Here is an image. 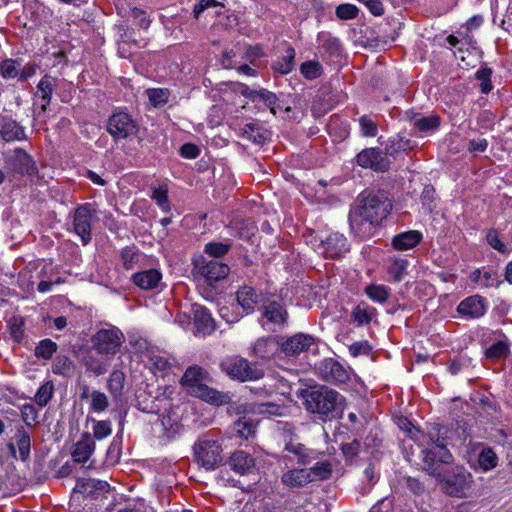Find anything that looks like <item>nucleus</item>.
Here are the masks:
<instances>
[{
	"instance_id": "nucleus-1",
	"label": "nucleus",
	"mask_w": 512,
	"mask_h": 512,
	"mask_svg": "<svg viewBox=\"0 0 512 512\" xmlns=\"http://www.w3.org/2000/svg\"><path fill=\"white\" fill-rule=\"evenodd\" d=\"M392 209L385 192H372L363 199L362 205L350 214L351 229L360 237L369 236L372 229L380 224Z\"/></svg>"
},
{
	"instance_id": "nucleus-2",
	"label": "nucleus",
	"mask_w": 512,
	"mask_h": 512,
	"mask_svg": "<svg viewBox=\"0 0 512 512\" xmlns=\"http://www.w3.org/2000/svg\"><path fill=\"white\" fill-rule=\"evenodd\" d=\"M305 409L322 420L334 419L343 410V397L326 386H313L301 391Z\"/></svg>"
},
{
	"instance_id": "nucleus-3",
	"label": "nucleus",
	"mask_w": 512,
	"mask_h": 512,
	"mask_svg": "<svg viewBox=\"0 0 512 512\" xmlns=\"http://www.w3.org/2000/svg\"><path fill=\"white\" fill-rule=\"evenodd\" d=\"M210 381L208 371L198 365L188 367L181 378L182 386L190 395L216 406L228 404L230 396L209 387L207 383Z\"/></svg>"
},
{
	"instance_id": "nucleus-4",
	"label": "nucleus",
	"mask_w": 512,
	"mask_h": 512,
	"mask_svg": "<svg viewBox=\"0 0 512 512\" xmlns=\"http://www.w3.org/2000/svg\"><path fill=\"white\" fill-rule=\"evenodd\" d=\"M220 367L231 379L241 382L258 380L264 375L262 369L252 365L248 360L239 356L224 358L220 363Z\"/></svg>"
},
{
	"instance_id": "nucleus-5",
	"label": "nucleus",
	"mask_w": 512,
	"mask_h": 512,
	"mask_svg": "<svg viewBox=\"0 0 512 512\" xmlns=\"http://www.w3.org/2000/svg\"><path fill=\"white\" fill-rule=\"evenodd\" d=\"M194 460L198 465L206 470H213L220 465L223 460L222 446L214 439H199L193 447Z\"/></svg>"
},
{
	"instance_id": "nucleus-6",
	"label": "nucleus",
	"mask_w": 512,
	"mask_h": 512,
	"mask_svg": "<svg viewBox=\"0 0 512 512\" xmlns=\"http://www.w3.org/2000/svg\"><path fill=\"white\" fill-rule=\"evenodd\" d=\"M124 342V335L117 327L111 326L98 330L92 336L94 349L103 355H115Z\"/></svg>"
},
{
	"instance_id": "nucleus-7",
	"label": "nucleus",
	"mask_w": 512,
	"mask_h": 512,
	"mask_svg": "<svg viewBox=\"0 0 512 512\" xmlns=\"http://www.w3.org/2000/svg\"><path fill=\"white\" fill-rule=\"evenodd\" d=\"M108 132L116 140L126 139L137 134L138 125L128 113L118 112L109 118Z\"/></svg>"
},
{
	"instance_id": "nucleus-8",
	"label": "nucleus",
	"mask_w": 512,
	"mask_h": 512,
	"mask_svg": "<svg viewBox=\"0 0 512 512\" xmlns=\"http://www.w3.org/2000/svg\"><path fill=\"white\" fill-rule=\"evenodd\" d=\"M319 253H323L329 258H340L349 251L347 239L343 234L331 233L324 240H321L317 246Z\"/></svg>"
},
{
	"instance_id": "nucleus-9",
	"label": "nucleus",
	"mask_w": 512,
	"mask_h": 512,
	"mask_svg": "<svg viewBox=\"0 0 512 512\" xmlns=\"http://www.w3.org/2000/svg\"><path fill=\"white\" fill-rule=\"evenodd\" d=\"M357 164L363 168H370L375 171H386L390 163L385 153L377 148H368L356 156Z\"/></svg>"
},
{
	"instance_id": "nucleus-10",
	"label": "nucleus",
	"mask_w": 512,
	"mask_h": 512,
	"mask_svg": "<svg viewBox=\"0 0 512 512\" xmlns=\"http://www.w3.org/2000/svg\"><path fill=\"white\" fill-rule=\"evenodd\" d=\"M92 210L89 205L78 207L73 216V230L86 245L91 240Z\"/></svg>"
},
{
	"instance_id": "nucleus-11",
	"label": "nucleus",
	"mask_w": 512,
	"mask_h": 512,
	"mask_svg": "<svg viewBox=\"0 0 512 512\" xmlns=\"http://www.w3.org/2000/svg\"><path fill=\"white\" fill-rule=\"evenodd\" d=\"M194 265L198 273L210 282L224 279L229 274V267L217 260L208 261L200 258L195 261Z\"/></svg>"
},
{
	"instance_id": "nucleus-12",
	"label": "nucleus",
	"mask_w": 512,
	"mask_h": 512,
	"mask_svg": "<svg viewBox=\"0 0 512 512\" xmlns=\"http://www.w3.org/2000/svg\"><path fill=\"white\" fill-rule=\"evenodd\" d=\"M315 345V338L309 334L298 333L289 337L281 344V349L287 356H297Z\"/></svg>"
},
{
	"instance_id": "nucleus-13",
	"label": "nucleus",
	"mask_w": 512,
	"mask_h": 512,
	"mask_svg": "<svg viewBox=\"0 0 512 512\" xmlns=\"http://www.w3.org/2000/svg\"><path fill=\"white\" fill-rule=\"evenodd\" d=\"M109 484L106 481L96 479H79L73 489L74 493L82 494L84 497L98 498L108 492Z\"/></svg>"
},
{
	"instance_id": "nucleus-14",
	"label": "nucleus",
	"mask_w": 512,
	"mask_h": 512,
	"mask_svg": "<svg viewBox=\"0 0 512 512\" xmlns=\"http://www.w3.org/2000/svg\"><path fill=\"white\" fill-rule=\"evenodd\" d=\"M9 168L18 174L33 175L36 173V165L30 155L23 150H15L8 160Z\"/></svg>"
},
{
	"instance_id": "nucleus-15",
	"label": "nucleus",
	"mask_w": 512,
	"mask_h": 512,
	"mask_svg": "<svg viewBox=\"0 0 512 512\" xmlns=\"http://www.w3.org/2000/svg\"><path fill=\"white\" fill-rule=\"evenodd\" d=\"M95 450V441L92 435L85 432L81 438L74 444L71 456L74 462L85 463L87 462Z\"/></svg>"
},
{
	"instance_id": "nucleus-16",
	"label": "nucleus",
	"mask_w": 512,
	"mask_h": 512,
	"mask_svg": "<svg viewBox=\"0 0 512 512\" xmlns=\"http://www.w3.org/2000/svg\"><path fill=\"white\" fill-rule=\"evenodd\" d=\"M321 375L327 382L346 383L349 380L347 370L333 359L325 360L321 366Z\"/></svg>"
},
{
	"instance_id": "nucleus-17",
	"label": "nucleus",
	"mask_w": 512,
	"mask_h": 512,
	"mask_svg": "<svg viewBox=\"0 0 512 512\" xmlns=\"http://www.w3.org/2000/svg\"><path fill=\"white\" fill-rule=\"evenodd\" d=\"M262 316L265 320L263 325L283 326L287 321V311L284 307L275 301L269 302L262 308Z\"/></svg>"
},
{
	"instance_id": "nucleus-18",
	"label": "nucleus",
	"mask_w": 512,
	"mask_h": 512,
	"mask_svg": "<svg viewBox=\"0 0 512 512\" xmlns=\"http://www.w3.org/2000/svg\"><path fill=\"white\" fill-rule=\"evenodd\" d=\"M281 483L289 489L302 488L310 483L307 468H290L281 475Z\"/></svg>"
},
{
	"instance_id": "nucleus-19",
	"label": "nucleus",
	"mask_w": 512,
	"mask_h": 512,
	"mask_svg": "<svg viewBox=\"0 0 512 512\" xmlns=\"http://www.w3.org/2000/svg\"><path fill=\"white\" fill-rule=\"evenodd\" d=\"M240 93L252 102H264L273 115H276L277 96L266 89L252 90L241 84Z\"/></svg>"
},
{
	"instance_id": "nucleus-20",
	"label": "nucleus",
	"mask_w": 512,
	"mask_h": 512,
	"mask_svg": "<svg viewBox=\"0 0 512 512\" xmlns=\"http://www.w3.org/2000/svg\"><path fill=\"white\" fill-rule=\"evenodd\" d=\"M457 310L463 316L478 318L484 315L486 307L483 299L480 296L475 295L461 301Z\"/></svg>"
},
{
	"instance_id": "nucleus-21",
	"label": "nucleus",
	"mask_w": 512,
	"mask_h": 512,
	"mask_svg": "<svg viewBox=\"0 0 512 512\" xmlns=\"http://www.w3.org/2000/svg\"><path fill=\"white\" fill-rule=\"evenodd\" d=\"M193 315L197 333L208 335L215 330V321L206 308L202 306H195Z\"/></svg>"
},
{
	"instance_id": "nucleus-22",
	"label": "nucleus",
	"mask_w": 512,
	"mask_h": 512,
	"mask_svg": "<svg viewBox=\"0 0 512 512\" xmlns=\"http://www.w3.org/2000/svg\"><path fill=\"white\" fill-rule=\"evenodd\" d=\"M162 279V274L157 269H149L137 272L132 276V282L143 290L156 288Z\"/></svg>"
},
{
	"instance_id": "nucleus-23",
	"label": "nucleus",
	"mask_w": 512,
	"mask_h": 512,
	"mask_svg": "<svg viewBox=\"0 0 512 512\" xmlns=\"http://www.w3.org/2000/svg\"><path fill=\"white\" fill-rule=\"evenodd\" d=\"M229 466L236 473L243 475L255 467V460L247 452L240 450L231 455Z\"/></svg>"
},
{
	"instance_id": "nucleus-24",
	"label": "nucleus",
	"mask_w": 512,
	"mask_h": 512,
	"mask_svg": "<svg viewBox=\"0 0 512 512\" xmlns=\"http://www.w3.org/2000/svg\"><path fill=\"white\" fill-rule=\"evenodd\" d=\"M422 240V234L417 230H410L397 234L392 239V246L396 250L404 251L416 247Z\"/></svg>"
},
{
	"instance_id": "nucleus-25",
	"label": "nucleus",
	"mask_w": 512,
	"mask_h": 512,
	"mask_svg": "<svg viewBox=\"0 0 512 512\" xmlns=\"http://www.w3.org/2000/svg\"><path fill=\"white\" fill-rule=\"evenodd\" d=\"M237 302L247 313H250L261 302V298L252 287L243 286L237 291Z\"/></svg>"
},
{
	"instance_id": "nucleus-26",
	"label": "nucleus",
	"mask_w": 512,
	"mask_h": 512,
	"mask_svg": "<svg viewBox=\"0 0 512 512\" xmlns=\"http://www.w3.org/2000/svg\"><path fill=\"white\" fill-rule=\"evenodd\" d=\"M285 450L297 456L298 464L302 466L310 465L317 459V454L301 443L289 442L286 444Z\"/></svg>"
},
{
	"instance_id": "nucleus-27",
	"label": "nucleus",
	"mask_w": 512,
	"mask_h": 512,
	"mask_svg": "<svg viewBox=\"0 0 512 512\" xmlns=\"http://www.w3.org/2000/svg\"><path fill=\"white\" fill-rule=\"evenodd\" d=\"M81 398L90 399V410L96 413H101L106 410L109 405L107 396L100 391L84 388Z\"/></svg>"
},
{
	"instance_id": "nucleus-28",
	"label": "nucleus",
	"mask_w": 512,
	"mask_h": 512,
	"mask_svg": "<svg viewBox=\"0 0 512 512\" xmlns=\"http://www.w3.org/2000/svg\"><path fill=\"white\" fill-rule=\"evenodd\" d=\"M278 349V343L272 337L258 339L253 347V355L259 358H269Z\"/></svg>"
},
{
	"instance_id": "nucleus-29",
	"label": "nucleus",
	"mask_w": 512,
	"mask_h": 512,
	"mask_svg": "<svg viewBox=\"0 0 512 512\" xmlns=\"http://www.w3.org/2000/svg\"><path fill=\"white\" fill-rule=\"evenodd\" d=\"M375 315L376 309L364 302L359 303L352 312L353 321L358 326L369 324Z\"/></svg>"
},
{
	"instance_id": "nucleus-30",
	"label": "nucleus",
	"mask_w": 512,
	"mask_h": 512,
	"mask_svg": "<svg viewBox=\"0 0 512 512\" xmlns=\"http://www.w3.org/2000/svg\"><path fill=\"white\" fill-rule=\"evenodd\" d=\"M310 476V483L328 479L332 474V465L329 461L316 462L312 467L307 468Z\"/></svg>"
},
{
	"instance_id": "nucleus-31",
	"label": "nucleus",
	"mask_w": 512,
	"mask_h": 512,
	"mask_svg": "<svg viewBox=\"0 0 512 512\" xmlns=\"http://www.w3.org/2000/svg\"><path fill=\"white\" fill-rule=\"evenodd\" d=\"M471 278L477 285L485 288L499 284L497 273L493 270H476L472 273Z\"/></svg>"
},
{
	"instance_id": "nucleus-32",
	"label": "nucleus",
	"mask_w": 512,
	"mask_h": 512,
	"mask_svg": "<svg viewBox=\"0 0 512 512\" xmlns=\"http://www.w3.org/2000/svg\"><path fill=\"white\" fill-rule=\"evenodd\" d=\"M243 136L256 144H263L268 139V132L257 124L248 123L243 127Z\"/></svg>"
},
{
	"instance_id": "nucleus-33",
	"label": "nucleus",
	"mask_w": 512,
	"mask_h": 512,
	"mask_svg": "<svg viewBox=\"0 0 512 512\" xmlns=\"http://www.w3.org/2000/svg\"><path fill=\"white\" fill-rule=\"evenodd\" d=\"M2 138L5 141L21 140L25 137L24 129L15 121H7L2 126Z\"/></svg>"
},
{
	"instance_id": "nucleus-34",
	"label": "nucleus",
	"mask_w": 512,
	"mask_h": 512,
	"mask_svg": "<svg viewBox=\"0 0 512 512\" xmlns=\"http://www.w3.org/2000/svg\"><path fill=\"white\" fill-rule=\"evenodd\" d=\"M366 295L374 302L385 303L390 295V289L385 285L371 284L365 288Z\"/></svg>"
},
{
	"instance_id": "nucleus-35",
	"label": "nucleus",
	"mask_w": 512,
	"mask_h": 512,
	"mask_svg": "<svg viewBox=\"0 0 512 512\" xmlns=\"http://www.w3.org/2000/svg\"><path fill=\"white\" fill-rule=\"evenodd\" d=\"M53 82L54 79H52L49 76H45L41 79V81L38 84V94L40 95L42 99L41 104V110L45 111L46 107L49 105L51 100V95L53 91Z\"/></svg>"
},
{
	"instance_id": "nucleus-36",
	"label": "nucleus",
	"mask_w": 512,
	"mask_h": 512,
	"mask_svg": "<svg viewBox=\"0 0 512 512\" xmlns=\"http://www.w3.org/2000/svg\"><path fill=\"white\" fill-rule=\"evenodd\" d=\"M440 125V118L436 115H429L420 117L414 120V127L424 133L432 132L438 129Z\"/></svg>"
},
{
	"instance_id": "nucleus-37",
	"label": "nucleus",
	"mask_w": 512,
	"mask_h": 512,
	"mask_svg": "<svg viewBox=\"0 0 512 512\" xmlns=\"http://www.w3.org/2000/svg\"><path fill=\"white\" fill-rule=\"evenodd\" d=\"M53 392H54L53 382L46 381L38 388V390L35 394L36 403L41 407H45L51 400Z\"/></svg>"
},
{
	"instance_id": "nucleus-38",
	"label": "nucleus",
	"mask_w": 512,
	"mask_h": 512,
	"mask_svg": "<svg viewBox=\"0 0 512 512\" xmlns=\"http://www.w3.org/2000/svg\"><path fill=\"white\" fill-rule=\"evenodd\" d=\"M140 259V254L135 247H125L121 251V261L125 269H133Z\"/></svg>"
},
{
	"instance_id": "nucleus-39",
	"label": "nucleus",
	"mask_w": 512,
	"mask_h": 512,
	"mask_svg": "<svg viewBox=\"0 0 512 512\" xmlns=\"http://www.w3.org/2000/svg\"><path fill=\"white\" fill-rule=\"evenodd\" d=\"M294 59L295 50L292 47H289L286 51V55H284L283 58L279 60L274 67L281 74H288L294 68Z\"/></svg>"
},
{
	"instance_id": "nucleus-40",
	"label": "nucleus",
	"mask_w": 512,
	"mask_h": 512,
	"mask_svg": "<svg viewBox=\"0 0 512 512\" xmlns=\"http://www.w3.org/2000/svg\"><path fill=\"white\" fill-rule=\"evenodd\" d=\"M151 197L156 201L157 205L161 208L162 211L168 212L170 210L168 188L166 185H160L153 188Z\"/></svg>"
},
{
	"instance_id": "nucleus-41",
	"label": "nucleus",
	"mask_w": 512,
	"mask_h": 512,
	"mask_svg": "<svg viewBox=\"0 0 512 512\" xmlns=\"http://www.w3.org/2000/svg\"><path fill=\"white\" fill-rule=\"evenodd\" d=\"M73 368V362L69 357L64 355L57 356L52 364V371L54 374L66 376Z\"/></svg>"
},
{
	"instance_id": "nucleus-42",
	"label": "nucleus",
	"mask_w": 512,
	"mask_h": 512,
	"mask_svg": "<svg viewBox=\"0 0 512 512\" xmlns=\"http://www.w3.org/2000/svg\"><path fill=\"white\" fill-rule=\"evenodd\" d=\"M15 437L20 458L21 460L25 461L30 454V436L25 430H18Z\"/></svg>"
},
{
	"instance_id": "nucleus-43",
	"label": "nucleus",
	"mask_w": 512,
	"mask_h": 512,
	"mask_svg": "<svg viewBox=\"0 0 512 512\" xmlns=\"http://www.w3.org/2000/svg\"><path fill=\"white\" fill-rule=\"evenodd\" d=\"M408 261L406 259H394L388 267V273L395 282H400L407 270Z\"/></svg>"
},
{
	"instance_id": "nucleus-44",
	"label": "nucleus",
	"mask_w": 512,
	"mask_h": 512,
	"mask_svg": "<svg viewBox=\"0 0 512 512\" xmlns=\"http://www.w3.org/2000/svg\"><path fill=\"white\" fill-rule=\"evenodd\" d=\"M57 350V344L51 339H44L40 341L35 349V355L38 358L50 359Z\"/></svg>"
},
{
	"instance_id": "nucleus-45",
	"label": "nucleus",
	"mask_w": 512,
	"mask_h": 512,
	"mask_svg": "<svg viewBox=\"0 0 512 512\" xmlns=\"http://www.w3.org/2000/svg\"><path fill=\"white\" fill-rule=\"evenodd\" d=\"M20 63L13 59H6L0 62V75L4 79H13L19 74Z\"/></svg>"
},
{
	"instance_id": "nucleus-46",
	"label": "nucleus",
	"mask_w": 512,
	"mask_h": 512,
	"mask_svg": "<svg viewBox=\"0 0 512 512\" xmlns=\"http://www.w3.org/2000/svg\"><path fill=\"white\" fill-rule=\"evenodd\" d=\"M255 424L246 418L239 419L235 423V430L239 437L249 439L255 434Z\"/></svg>"
},
{
	"instance_id": "nucleus-47",
	"label": "nucleus",
	"mask_w": 512,
	"mask_h": 512,
	"mask_svg": "<svg viewBox=\"0 0 512 512\" xmlns=\"http://www.w3.org/2000/svg\"><path fill=\"white\" fill-rule=\"evenodd\" d=\"M93 439L102 440L108 437L112 433L111 423L110 421H96L93 420Z\"/></svg>"
},
{
	"instance_id": "nucleus-48",
	"label": "nucleus",
	"mask_w": 512,
	"mask_h": 512,
	"mask_svg": "<svg viewBox=\"0 0 512 512\" xmlns=\"http://www.w3.org/2000/svg\"><path fill=\"white\" fill-rule=\"evenodd\" d=\"M257 411L261 414L283 416L286 414L287 408L272 402H266L259 404L257 406Z\"/></svg>"
},
{
	"instance_id": "nucleus-49",
	"label": "nucleus",
	"mask_w": 512,
	"mask_h": 512,
	"mask_svg": "<svg viewBox=\"0 0 512 512\" xmlns=\"http://www.w3.org/2000/svg\"><path fill=\"white\" fill-rule=\"evenodd\" d=\"M359 9L356 5L344 3L336 8V15L341 20H350L358 16Z\"/></svg>"
},
{
	"instance_id": "nucleus-50",
	"label": "nucleus",
	"mask_w": 512,
	"mask_h": 512,
	"mask_svg": "<svg viewBox=\"0 0 512 512\" xmlns=\"http://www.w3.org/2000/svg\"><path fill=\"white\" fill-rule=\"evenodd\" d=\"M430 454L431 452H428L427 455L425 456V463H426V470L427 472L434 476L439 482H443V481H446V477L444 475V472H443V467L441 464H436V463H430L429 460H430ZM433 455V458L432 460H434V458L436 457V454L435 453H432Z\"/></svg>"
},
{
	"instance_id": "nucleus-51",
	"label": "nucleus",
	"mask_w": 512,
	"mask_h": 512,
	"mask_svg": "<svg viewBox=\"0 0 512 512\" xmlns=\"http://www.w3.org/2000/svg\"><path fill=\"white\" fill-rule=\"evenodd\" d=\"M301 73L307 79H315L322 73V66L315 61H307L301 65Z\"/></svg>"
},
{
	"instance_id": "nucleus-52",
	"label": "nucleus",
	"mask_w": 512,
	"mask_h": 512,
	"mask_svg": "<svg viewBox=\"0 0 512 512\" xmlns=\"http://www.w3.org/2000/svg\"><path fill=\"white\" fill-rule=\"evenodd\" d=\"M148 98L155 107L164 105L168 100V91L164 89L154 88L147 90Z\"/></svg>"
},
{
	"instance_id": "nucleus-53",
	"label": "nucleus",
	"mask_w": 512,
	"mask_h": 512,
	"mask_svg": "<svg viewBox=\"0 0 512 512\" xmlns=\"http://www.w3.org/2000/svg\"><path fill=\"white\" fill-rule=\"evenodd\" d=\"M479 464L485 470H490L497 465V456L491 449H484L479 455Z\"/></svg>"
},
{
	"instance_id": "nucleus-54",
	"label": "nucleus",
	"mask_w": 512,
	"mask_h": 512,
	"mask_svg": "<svg viewBox=\"0 0 512 512\" xmlns=\"http://www.w3.org/2000/svg\"><path fill=\"white\" fill-rule=\"evenodd\" d=\"M125 376L121 371H113L110 374L108 386L112 393H119L124 386Z\"/></svg>"
},
{
	"instance_id": "nucleus-55",
	"label": "nucleus",
	"mask_w": 512,
	"mask_h": 512,
	"mask_svg": "<svg viewBox=\"0 0 512 512\" xmlns=\"http://www.w3.org/2000/svg\"><path fill=\"white\" fill-rule=\"evenodd\" d=\"M362 135L374 137L377 134V124L368 116H362L359 119Z\"/></svg>"
},
{
	"instance_id": "nucleus-56",
	"label": "nucleus",
	"mask_w": 512,
	"mask_h": 512,
	"mask_svg": "<svg viewBox=\"0 0 512 512\" xmlns=\"http://www.w3.org/2000/svg\"><path fill=\"white\" fill-rule=\"evenodd\" d=\"M508 353V346L505 342L498 341L491 345L486 350V356L488 358L498 359L505 356Z\"/></svg>"
},
{
	"instance_id": "nucleus-57",
	"label": "nucleus",
	"mask_w": 512,
	"mask_h": 512,
	"mask_svg": "<svg viewBox=\"0 0 512 512\" xmlns=\"http://www.w3.org/2000/svg\"><path fill=\"white\" fill-rule=\"evenodd\" d=\"M228 250L229 245L223 243L211 242L206 244L205 246V252L215 258L224 256L228 252Z\"/></svg>"
},
{
	"instance_id": "nucleus-58",
	"label": "nucleus",
	"mask_w": 512,
	"mask_h": 512,
	"mask_svg": "<svg viewBox=\"0 0 512 512\" xmlns=\"http://www.w3.org/2000/svg\"><path fill=\"white\" fill-rule=\"evenodd\" d=\"M371 349L372 347L369 345L368 341H358L349 346V352L353 357L369 355Z\"/></svg>"
},
{
	"instance_id": "nucleus-59",
	"label": "nucleus",
	"mask_w": 512,
	"mask_h": 512,
	"mask_svg": "<svg viewBox=\"0 0 512 512\" xmlns=\"http://www.w3.org/2000/svg\"><path fill=\"white\" fill-rule=\"evenodd\" d=\"M435 189L432 186H425L421 193V202L429 211H432L435 207L434 204Z\"/></svg>"
},
{
	"instance_id": "nucleus-60",
	"label": "nucleus",
	"mask_w": 512,
	"mask_h": 512,
	"mask_svg": "<svg viewBox=\"0 0 512 512\" xmlns=\"http://www.w3.org/2000/svg\"><path fill=\"white\" fill-rule=\"evenodd\" d=\"M486 239H487L489 245L492 248H494L495 250H497V251H499L501 253H505L506 252V247L502 243V241L499 239L496 231H494V230L489 231L487 233Z\"/></svg>"
},
{
	"instance_id": "nucleus-61",
	"label": "nucleus",
	"mask_w": 512,
	"mask_h": 512,
	"mask_svg": "<svg viewBox=\"0 0 512 512\" xmlns=\"http://www.w3.org/2000/svg\"><path fill=\"white\" fill-rule=\"evenodd\" d=\"M362 2L368 10L375 16H381L384 13V7L380 0H358Z\"/></svg>"
},
{
	"instance_id": "nucleus-62",
	"label": "nucleus",
	"mask_w": 512,
	"mask_h": 512,
	"mask_svg": "<svg viewBox=\"0 0 512 512\" xmlns=\"http://www.w3.org/2000/svg\"><path fill=\"white\" fill-rule=\"evenodd\" d=\"M180 153L184 158L194 159L199 155L200 150L196 145L191 144V143H186L181 146Z\"/></svg>"
},
{
	"instance_id": "nucleus-63",
	"label": "nucleus",
	"mask_w": 512,
	"mask_h": 512,
	"mask_svg": "<svg viewBox=\"0 0 512 512\" xmlns=\"http://www.w3.org/2000/svg\"><path fill=\"white\" fill-rule=\"evenodd\" d=\"M220 5L216 0H201L198 4L195 5L193 13L195 18H199L200 14L204 12L206 9L210 7H215Z\"/></svg>"
},
{
	"instance_id": "nucleus-64",
	"label": "nucleus",
	"mask_w": 512,
	"mask_h": 512,
	"mask_svg": "<svg viewBox=\"0 0 512 512\" xmlns=\"http://www.w3.org/2000/svg\"><path fill=\"white\" fill-rule=\"evenodd\" d=\"M21 414H22L23 420L29 425L32 422H35L37 419V412H36L34 406H32V405H28V404L24 405L21 409Z\"/></svg>"
}]
</instances>
